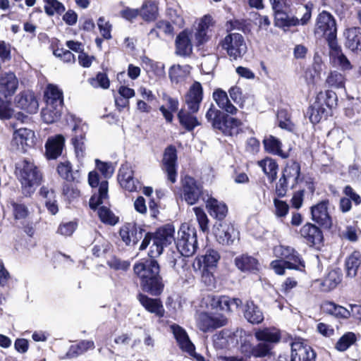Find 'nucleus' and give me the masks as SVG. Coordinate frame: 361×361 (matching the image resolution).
I'll use <instances>...</instances> for the list:
<instances>
[{
  "label": "nucleus",
  "mask_w": 361,
  "mask_h": 361,
  "mask_svg": "<svg viewBox=\"0 0 361 361\" xmlns=\"http://www.w3.org/2000/svg\"><path fill=\"white\" fill-rule=\"evenodd\" d=\"M90 83L94 87H99L103 89H108L110 85L107 75L103 73H99L96 78L90 79Z\"/></svg>",
  "instance_id": "63"
},
{
  "label": "nucleus",
  "mask_w": 361,
  "mask_h": 361,
  "mask_svg": "<svg viewBox=\"0 0 361 361\" xmlns=\"http://www.w3.org/2000/svg\"><path fill=\"white\" fill-rule=\"evenodd\" d=\"M271 349L272 345L271 344L262 341V343H259L257 345L253 346L252 351V356L256 357H265L269 354Z\"/></svg>",
  "instance_id": "62"
},
{
  "label": "nucleus",
  "mask_w": 361,
  "mask_h": 361,
  "mask_svg": "<svg viewBox=\"0 0 361 361\" xmlns=\"http://www.w3.org/2000/svg\"><path fill=\"white\" fill-rule=\"evenodd\" d=\"M345 76L338 71H331L326 78V84L333 89H343L345 84Z\"/></svg>",
  "instance_id": "47"
},
{
  "label": "nucleus",
  "mask_w": 361,
  "mask_h": 361,
  "mask_svg": "<svg viewBox=\"0 0 361 361\" xmlns=\"http://www.w3.org/2000/svg\"><path fill=\"white\" fill-rule=\"evenodd\" d=\"M270 266L275 273L279 275H283L285 274L286 269H296L299 271L302 270L298 264L290 261H283L282 259H276L272 261Z\"/></svg>",
  "instance_id": "52"
},
{
  "label": "nucleus",
  "mask_w": 361,
  "mask_h": 361,
  "mask_svg": "<svg viewBox=\"0 0 361 361\" xmlns=\"http://www.w3.org/2000/svg\"><path fill=\"white\" fill-rule=\"evenodd\" d=\"M241 304L242 302L238 298L207 295L202 299L200 306L208 311L219 310L230 312L237 310Z\"/></svg>",
  "instance_id": "8"
},
{
  "label": "nucleus",
  "mask_w": 361,
  "mask_h": 361,
  "mask_svg": "<svg viewBox=\"0 0 361 361\" xmlns=\"http://www.w3.org/2000/svg\"><path fill=\"white\" fill-rule=\"evenodd\" d=\"M65 137L62 135H56L48 138L46 145V154L48 159H54L59 157L65 145Z\"/></svg>",
  "instance_id": "27"
},
{
  "label": "nucleus",
  "mask_w": 361,
  "mask_h": 361,
  "mask_svg": "<svg viewBox=\"0 0 361 361\" xmlns=\"http://www.w3.org/2000/svg\"><path fill=\"white\" fill-rule=\"evenodd\" d=\"M300 166L296 162L288 164L285 167L282 178L294 187L298 183V180L300 176Z\"/></svg>",
  "instance_id": "45"
},
{
  "label": "nucleus",
  "mask_w": 361,
  "mask_h": 361,
  "mask_svg": "<svg viewBox=\"0 0 361 361\" xmlns=\"http://www.w3.org/2000/svg\"><path fill=\"white\" fill-rule=\"evenodd\" d=\"M213 269H202L200 271L201 274V281L209 288L212 289L216 288V281L214 277Z\"/></svg>",
  "instance_id": "61"
},
{
  "label": "nucleus",
  "mask_w": 361,
  "mask_h": 361,
  "mask_svg": "<svg viewBox=\"0 0 361 361\" xmlns=\"http://www.w3.org/2000/svg\"><path fill=\"white\" fill-rule=\"evenodd\" d=\"M341 281V276L337 271H329L322 283L324 290L329 291L335 288Z\"/></svg>",
  "instance_id": "56"
},
{
  "label": "nucleus",
  "mask_w": 361,
  "mask_h": 361,
  "mask_svg": "<svg viewBox=\"0 0 361 361\" xmlns=\"http://www.w3.org/2000/svg\"><path fill=\"white\" fill-rule=\"evenodd\" d=\"M164 100L166 102V106H161L159 109L164 117L168 122H171L173 118V112L178 109V100L169 96H164Z\"/></svg>",
  "instance_id": "46"
},
{
  "label": "nucleus",
  "mask_w": 361,
  "mask_h": 361,
  "mask_svg": "<svg viewBox=\"0 0 361 361\" xmlns=\"http://www.w3.org/2000/svg\"><path fill=\"white\" fill-rule=\"evenodd\" d=\"M206 209L209 215L219 221L223 220L228 214L227 205L221 201L209 197L205 201Z\"/></svg>",
  "instance_id": "28"
},
{
  "label": "nucleus",
  "mask_w": 361,
  "mask_h": 361,
  "mask_svg": "<svg viewBox=\"0 0 361 361\" xmlns=\"http://www.w3.org/2000/svg\"><path fill=\"white\" fill-rule=\"evenodd\" d=\"M255 336L259 341H263L272 345L279 342L281 334L279 330L274 327L258 329L255 332Z\"/></svg>",
  "instance_id": "33"
},
{
  "label": "nucleus",
  "mask_w": 361,
  "mask_h": 361,
  "mask_svg": "<svg viewBox=\"0 0 361 361\" xmlns=\"http://www.w3.org/2000/svg\"><path fill=\"white\" fill-rule=\"evenodd\" d=\"M219 259L220 255L218 252L209 249L206 251L204 255L195 258L192 264V267L195 271H200L202 269H214Z\"/></svg>",
  "instance_id": "16"
},
{
  "label": "nucleus",
  "mask_w": 361,
  "mask_h": 361,
  "mask_svg": "<svg viewBox=\"0 0 361 361\" xmlns=\"http://www.w3.org/2000/svg\"><path fill=\"white\" fill-rule=\"evenodd\" d=\"M276 257L280 258L283 261H290L300 266V268L305 267L304 262L302 260L300 255L293 247L282 245H276L273 250Z\"/></svg>",
  "instance_id": "23"
},
{
  "label": "nucleus",
  "mask_w": 361,
  "mask_h": 361,
  "mask_svg": "<svg viewBox=\"0 0 361 361\" xmlns=\"http://www.w3.org/2000/svg\"><path fill=\"white\" fill-rule=\"evenodd\" d=\"M98 215L100 220L105 224L114 225L118 221V219L114 213L109 208L104 206L99 207Z\"/></svg>",
  "instance_id": "58"
},
{
  "label": "nucleus",
  "mask_w": 361,
  "mask_h": 361,
  "mask_svg": "<svg viewBox=\"0 0 361 361\" xmlns=\"http://www.w3.org/2000/svg\"><path fill=\"white\" fill-rule=\"evenodd\" d=\"M174 227L172 225L167 224L159 228L153 236L150 233H147L140 245V250L146 249L151 240L154 239L157 245V250H154L155 255H161L164 247L174 241Z\"/></svg>",
  "instance_id": "7"
},
{
  "label": "nucleus",
  "mask_w": 361,
  "mask_h": 361,
  "mask_svg": "<svg viewBox=\"0 0 361 361\" xmlns=\"http://www.w3.org/2000/svg\"><path fill=\"white\" fill-rule=\"evenodd\" d=\"M330 48L329 56L331 63L334 66L339 67L342 71L351 70L353 66L344 55L340 46L336 41H331L329 44Z\"/></svg>",
  "instance_id": "18"
},
{
  "label": "nucleus",
  "mask_w": 361,
  "mask_h": 361,
  "mask_svg": "<svg viewBox=\"0 0 361 361\" xmlns=\"http://www.w3.org/2000/svg\"><path fill=\"white\" fill-rule=\"evenodd\" d=\"M212 25L213 20L210 16L206 15L200 20L195 34V39L198 45L202 44L209 40L211 36L210 27Z\"/></svg>",
  "instance_id": "30"
},
{
  "label": "nucleus",
  "mask_w": 361,
  "mask_h": 361,
  "mask_svg": "<svg viewBox=\"0 0 361 361\" xmlns=\"http://www.w3.org/2000/svg\"><path fill=\"white\" fill-rule=\"evenodd\" d=\"M312 16V8L307 4H300L295 10V16H289L286 11L276 16L275 25L284 30L292 26L304 25L308 23Z\"/></svg>",
  "instance_id": "5"
},
{
  "label": "nucleus",
  "mask_w": 361,
  "mask_h": 361,
  "mask_svg": "<svg viewBox=\"0 0 361 361\" xmlns=\"http://www.w3.org/2000/svg\"><path fill=\"white\" fill-rule=\"evenodd\" d=\"M206 118L214 128L219 130L226 135H234L239 133L242 122L235 118L224 114L212 106L206 113Z\"/></svg>",
  "instance_id": "2"
},
{
  "label": "nucleus",
  "mask_w": 361,
  "mask_h": 361,
  "mask_svg": "<svg viewBox=\"0 0 361 361\" xmlns=\"http://www.w3.org/2000/svg\"><path fill=\"white\" fill-rule=\"evenodd\" d=\"M323 310L338 319H348L350 317V310L331 302H326L322 305Z\"/></svg>",
  "instance_id": "43"
},
{
  "label": "nucleus",
  "mask_w": 361,
  "mask_h": 361,
  "mask_svg": "<svg viewBox=\"0 0 361 361\" xmlns=\"http://www.w3.org/2000/svg\"><path fill=\"white\" fill-rule=\"evenodd\" d=\"M213 99L218 106L224 110L226 113L235 115L238 112V109L231 104L227 93L221 90L217 89L213 92Z\"/></svg>",
  "instance_id": "32"
},
{
  "label": "nucleus",
  "mask_w": 361,
  "mask_h": 361,
  "mask_svg": "<svg viewBox=\"0 0 361 361\" xmlns=\"http://www.w3.org/2000/svg\"><path fill=\"white\" fill-rule=\"evenodd\" d=\"M190 66L179 64L172 66L169 69V78L172 82L178 83L183 81L190 73Z\"/></svg>",
  "instance_id": "42"
},
{
  "label": "nucleus",
  "mask_w": 361,
  "mask_h": 361,
  "mask_svg": "<svg viewBox=\"0 0 361 361\" xmlns=\"http://www.w3.org/2000/svg\"><path fill=\"white\" fill-rule=\"evenodd\" d=\"M232 332L228 329H224L213 336V342L215 348L218 349H224L234 346L238 343V336L236 333Z\"/></svg>",
  "instance_id": "26"
},
{
  "label": "nucleus",
  "mask_w": 361,
  "mask_h": 361,
  "mask_svg": "<svg viewBox=\"0 0 361 361\" xmlns=\"http://www.w3.org/2000/svg\"><path fill=\"white\" fill-rule=\"evenodd\" d=\"M274 204L275 208L274 214L277 217L283 218L286 216L289 211V206L286 202L274 198Z\"/></svg>",
  "instance_id": "64"
},
{
  "label": "nucleus",
  "mask_w": 361,
  "mask_h": 361,
  "mask_svg": "<svg viewBox=\"0 0 361 361\" xmlns=\"http://www.w3.org/2000/svg\"><path fill=\"white\" fill-rule=\"evenodd\" d=\"M301 236L306 239L307 243L316 245L320 243L323 239L322 233L318 227L312 224H306L300 230Z\"/></svg>",
  "instance_id": "35"
},
{
  "label": "nucleus",
  "mask_w": 361,
  "mask_h": 361,
  "mask_svg": "<svg viewBox=\"0 0 361 361\" xmlns=\"http://www.w3.org/2000/svg\"><path fill=\"white\" fill-rule=\"evenodd\" d=\"M192 114V112H188L183 109H181L178 114V118L180 126L188 131L192 130L200 125L197 118Z\"/></svg>",
  "instance_id": "44"
},
{
  "label": "nucleus",
  "mask_w": 361,
  "mask_h": 361,
  "mask_svg": "<svg viewBox=\"0 0 361 361\" xmlns=\"http://www.w3.org/2000/svg\"><path fill=\"white\" fill-rule=\"evenodd\" d=\"M214 232L216 240L222 245H232L238 239V232L233 225L228 223H219Z\"/></svg>",
  "instance_id": "15"
},
{
  "label": "nucleus",
  "mask_w": 361,
  "mask_h": 361,
  "mask_svg": "<svg viewBox=\"0 0 361 361\" xmlns=\"http://www.w3.org/2000/svg\"><path fill=\"white\" fill-rule=\"evenodd\" d=\"M176 149L173 147H167L163 158L164 169L167 173L168 179L173 183L176 180Z\"/></svg>",
  "instance_id": "21"
},
{
  "label": "nucleus",
  "mask_w": 361,
  "mask_h": 361,
  "mask_svg": "<svg viewBox=\"0 0 361 361\" xmlns=\"http://www.w3.org/2000/svg\"><path fill=\"white\" fill-rule=\"evenodd\" d=\"M87 128V126L85 125V123H82L81 121H77L73 128V131L75 133V135L73 137V143L75 146L77 153H78L79 151L81 152H83V139L85 137V133Z\"/></svg>",
  "instance_id": "41"
},
{
  "label": "nucleus",
  "mask_w": 361,
  "mask_h": 361,
  "mask_svg": "<svg viewBox=\"0 0 361 361\" xmlns=\"http://www.w3.org/2000/svg\"><path fill=\"white\" fill-rule=\"evenodd\" d=\"M197 327L203 332L226 325L227 319L223 315L212 316L206 312L197 314L196 317Z\"/></svg>",
  "instance_id": "13"
},
{
  "label": "nucleus",
  "mask_w": 361,
  "mask_h": 361,
  "mask_svg": "<svg viewBox=\"0 0 361 361\" xmlns=\"http://www.w3.org/2000/svg\"><path fill=\"white\" fill-rule=\"evenodd\" d=\"M134 273L140 279V286L144 291L152 295H158L163 289L161 278L159 276V266L153 259L136 263L133 267Z\"/></svg>",
  "instance_id": "1"
},
{
  "label": "nucleus",
  "mask_w": 361,
  "mask_h": 361,
  "mask_svg": "<svg viewBox=\"0 0 361 361\" xmlns=\"http://www.w3.org/2000/svg\"><path fill=\"white\" fill-rule=\"evenodd\" d=\"M357 341V336L353 332H347L344 334L336 343V349L343 352L348 350Z\"/></svg>",
  "instance_id": "54"
},
{
  "label": "nucleus",
  "mask_w": 361,
  "mask_h": 361,
  "mask_svg": "<svg viewBox=\"0 0 361 361\" xmlns=\"http://www.w3.org/2000/svg\"><path fill=\"white\" fill-rule=\"evenodd\" d=\"M77 228L78 224L76 221L62 222L57 228V233L65 237H68L73 235Z\"/></svg>",
  "instance_id": "59"
},
{
  "label": "nucleus",
  "mask_w": 361,
  "mask_h": 361,
  "mask_svg": "<svg viewBox=\"0 0 361 361\" xmlns=\"http://www.w3.org/2000/svg\"><path fill=\"white\" fill-rule=\"evenodd\" d=\"M176 247L183 256L186 257L192 256L197 248L195 228L189 227L187 224H182L178 232Z\"/></svg>",
  "instance_id": "6"
},
{
  "label": "nucleus",
  "mask_w": 361,
  "mask_h": 361,
  "mask_svg": "<svg viewBox=\"0 0 361 361\" xmlns=\"http://www.w3.org/2000/svg\"><path fill=\"white\" fill-rule=\"evenodd\" d=\"M120 235L127 245H135L142 238L143 233L142 228L128 223L121 228Z\"/></svg>",
  "instance_id": "24"
},
{
  "label": "nucleus",
  "mask_w": 361,
  "mask_h": 361,
  "mask_svg": "<svg viewBox=\"0 0 361 361\" xmlns=\"http://www.w3.org/2000/svg\"><path fill=\"white\" fill-rule=\"evenodd\" d=\"M345 45L353 51L361 50V28L352 27L346 30Z\"/></svg>",
  "instance_id": "36"
},
{
  "label": "nucleus",
  "mask_w": 361,
  "mask_h": 361,
  "mask_svg": "<svg viewBox=\"0 0 361 361\" xmlns=\"http://www.w3.org/2000/svg\"><path fill=\"white\" fill-rule=\"evenodd\" d=\"M337 104L336 94L331 90L319 92L314 102L308 111L309 118L312 123H319L326 115V107L331 109Z\"/></svg>",
  "instance_id": "4"
},
{
  "label": "nucleus",
  "mask_w": 361,
  "mask_h": 361,
  "mask_svg": "<svg viewBox=\"0 0 361 361\" xmlns=\"http://www.w3.org/2000/svg\"><path fill=\"white\" fill-rule=\"evenodd\" d=\"M18 86V80L11 71L0 74V93L5 97L13 95Z\"/></svg>",
  "instance_id": "25"
},
{
  "label": "nucleus",
  "mask_w": 361,
  "mask_h": 361,
  "mask_svg": "<svg viewBox=\"0 0 361 361\" xmlns=\"http://www.w3.org/2000/svg\"><path fill=\"white\" fill-rule=\"evenodd\" d=\"M62 107L47 105L42 111V118L47 123L57 121L61 115Z\"/></svg>",
  "instance_id": "50"
},
{
  "label": "nucleus",
  "mask_w": 361,
  "mask_h": 361,
  "mask_svg": "<svg viewBox=\"0 0 361 361\" xmlns=\"http://www.w3.org/2000/svg\"><path fill=\"white\" fill-rule=\"evenodd\" d=\"M244 316L252 324H259L264 320V314L261 310L253 302H247L245 305Z\"/></svg>",
  "instance_id": "40"
},
{
  "label": "nucleus",
  "mask_w": 361,
  "mask_h": 361,
  "mask_svg": "<svg viewBox=\"0 0 361 361\" xmlns=\"http://www.w3.org/2000/svg\"><path fill=\"white\" fill-rule=\"evenodd\" d=\"M221 47L231 60L241 59L247 49L243 36L237 32L228 34L222 40Z\"/></svg>",
  "instance_id": "9"
},
{
  "label": "nucleus",
  "mask_w": 361,
  "mask_h": 361,
  "mask_svg": "<svg viewBox=\"0 0 361 361\" xmlns=\"http://www.w3.org/2000/svg\"><path fill=\"white\" fill-rule=\"evenodd\" d=\"M16 173L27 194L34 192L41 179V175L37 167L29 159H24L17 163Z\"/></svg>",
  "instance_id": "3"
},
{
  "label": "nucleus",
  "mask_w": 361,
  "mask_h": 361,
  "mask_svg": "<svg viewBox=\"0 0 361 361\" xmlns=\"http://www.w3.org/2000/svg\"><path fill=\"white\" fill-rule=\"evenodd\" d=\"M336 24L334 18L328 12L322 11L317 18L315 32L317 35L325 36L329 44L331 41H336Z\"/></svg>",
  "instance_id": "10"
},
{
  "label": "nucleus",
  "mask_w": 361,
  "mask_h": 361,
  "mask_svg": "<svg viewBox=\"0 0 361 361\" xmlns=\"http://www.w3.org/2000/svg\"><path fill=\"white\" fill-rule=\"evenodd\" d=\"M316 353L305 342L300 339L291 343L290 361H315Z\"/></svg>",
  "instance_id": "12"
},
{
  "label": "nucleus",
  "mask_w": 361,
  "mask_h": 361,
  "mask_svg": "<svg viewBox=\"0 0 361 361\" xmlns=\"http://www.w3.org/2000/svg\"><path fill=\"white\" fill-rule=\"evenodd\" d=\"M108 199V183L102 181L99 184V194L93 195L90 200V207L94 209Z\"/></svg>",
  "instance_id": "49"
},
{
  "label": "nucleus",
  "mask_w": 361,
  "mask_h": 361,
  "mask_svg": "<svg viewBox=\"0 0 361 361\" xmlns=\"http://www.w3.org/2000/svg\"><path fill=\"white\" fill-rule=\"evenodd\" d=\"M44 97L47 105L62 107L63 92L57 86L49 85L44 92Z\"/></svg>",
  "instance_id": "37"
},
{
  "label": "nucleus",
  "mask_w": 361,
  "mask_h": 361,
  "mask_svg": "<svg viewBox=\"0 0 361 361\" xmlns=\"http://www.w3.org/2000/svg\"><path fill=\"white\" fill-rule=\"evenodd\" d=\"M329 201L324 200L312 207L311 213L313 221L325 228H330L332 221L329 214L327 206Z\"/></svg>",
  "instance_id": "19"
},
{
  "label": "nucleus",
  "mask_w": 361,
  "mask_h": 361,
  "mask_svg": "<svg viewBox=\"0 0 361 361\" xmlns=\"http://www.w3.org/2000/svg\"><path fill=\"white\" fill-rule=\"evenodd\" d=\"M140 16L145 21H153L158 16V3L155 0H145L140 10Z\"/></svg>",
  "instance_id": "38"
},
{
  "label": "nucleus",
  "mask_w": 361,
  "mask_h": 361,
  "mask_svg": "<svg viewBox=\"0 0 361 361\" xmlns=\"http://www.w3.org/2000/svg\"><path fill=\"white\" fill-rule=\"evenodd\" d=\"M137 299L147 311L154 314L157 317H164L165 310L159 299L150 298L142 293L137 295Z\"/></svg>",
  "instance_id": "29"
},
{
  "label": "nucleus",
  "mask_w": 361,
  "mask_h": 361,
  "mask_svg": "<svg viewBox=\"0 0 361 361\" xmlns=\"http://www.w3.org/2000/svg\"><path fill=\"white\" fill-rule=\"evenodd\" d=\"M35 140L36 137L33 130L21 128L13 132L11 147L12 150L25 152L27 148L35 145Z\"/></svg>",
  "instance_id": "11"
},
{
  "label": "nucleus",
  "mask_w": 361,
  "mask_h": 361,
  "mask_svg": "<svg viewBox=\"0 0 361 361\" xmlns=\"http://www.w3.org/2000/svg\"><path fill=\"white\" fill-rule=\"evenodd\" d=\"M190 32L188 30L181 32L176 37V54L180 56H188L192 53V47L190 41Z\"/></svg>",
  "instance_id": "34"
},
{
  "label": "nucleus",
  "mask_w": 361,
  "mask_h": 361,
  "mask_svg": "<svg viewBox=\"0 0 361 361\" xmlns=\"http://www.w3.org/2000/svg\"><path fill=\"white\" fill-rule=\"evenodd\" d=\"M192 210L196 216L200 228L202 231H207L209 228V219L204 211L200 207H193Z\"/></svg>",
  "instance_id": "60"
},
{
  "label": "nucleus",
  "mask_w": 361,
  "mask_h": 361,
  "mask_svg": "<svg viewBox=\"0 0 361 361\" xmlns=\"http://www.w3.org/2000/svg\"><path fill=\"white\" fill-rule=\"evenodd\" d=\"M170 329L182 350L192 355L195 353V345L190 341L185 330L176 324L171 325Z\"/></svg>",
  "instance_id": "22"
},
{
  "label": "nucleus",
  "mask_w": 361,
  "mask_h": 361,
  "mask_svg": "<svg viewBox=\"0 0 361 361\" xmlns=\"http://www.w3.org/2000/svg\"><path fill=\"white\" fill-rule=\"evenodd\" d=\"M258 165L262 168L271 182H273L276 178L278 165L274 159L269 157L265 158L258 161Z\"/></svg>",
  "instance_id": "48"
},
{
  "label": "nucleus",
  "mask_w": 361,
  "mask_h": 361,
  "mask_svg": "<svg viewBox=\"0 0 361 361\" xmlns=\"http://www.w3.org/2000/svg\"><path fill=\"white\" fill-rule=\"evenodd\" d=\"M44 11L48 16L61 14L65 11V6L58 0H44Z\"/></svg>",
  "instance_id": "57"
},
{
  "label": "nucleus",
  "mask_w": 361,
  "mask_h": 361,
  "mask_svg": "<svg viewBox=\"0 0 361 361\" xmlns=\"http://www.w3.org/2000/svg\"><path fill=\"white\" fill-rule=\"evenodd\" d=\"M94 348V342L92 341H82L75 345H72L67 353V357H73L82 354L90 349Z\"/></svg>",
  "instance_id": "55"
},
{
  "label": "nucleus",
  "mask_w": 361,
  "mask_h": 361,
  "mask_svg": "<svg viewBox=\"0 0 361 361\" xmlns=\"http://www.w3.org/2000/svg\"><path fill=\"white\" fill-rule=\"evenodd\" d=\"M203 90L199 82H195L190 87L185 97V102L192 113L199 111L202 101Z\"/></svg>",
  "instance_id": "17"
},
{
  "label": "nucleus",
  "mask_w": 361,
  "mask_h": 361,
  "mask_svg": "<svg viewBox=\"0 0 361 361\" xmlns=\"http://www.w3.org/2000/svg\"><path fill=\"white\" fill-rule=\"evenodd\" d=\"M236 267L243 272H254L259 269V263L255 257L241 255L234 259Z\"/></svg>",
  "instance_id": "31"
},
{
  "label": "nucleus",
  "mask_w": 361,
  "mask_h": 361,
  "mask_svg": "<svg viewBox=\"0 0 361 361\" xmlns=\"http://www.w3.org/2000/svg\"><path fill=\"white\" fill-rule=\"evenodd\" d=\"M144 63L145 64V68L149 77L151 76V74H152L157 78H161L165 75V67L163 63L155 62L149 59H146L144 61Z\"/></svg>",
  "instance_id": "53"
},
{
  "label": "nucleus",
  "mask_w": 361,
  "mask_h": 361,
  "mask_svg": "<svg viewBox=\"0 0 361 361\" xmlns=\"http://www.w3.org/2000/svg\"><path fill=\"white\" fill-rule=\"evenodd\" d=\"M16 106L25 110L29 114L37 112L39 104L33 92L30 91L23 92L16 97Z\"/></svg>",
  "instance_id": "20"
},
{
  "label": "nucleus",
  "mask_w": 361,
  "mask_h": 361,
  "mask_svg": "<svg viewBox=\"0 0 361 361\" xmlns=\"http://www.w3.org/2000/svg\"><path fill=\"white\" fill-rule=\"evenodd\" d=\"M361 264V254L358 251H354L346 259L345 266L347 274L350 277H354L357 274L358 267Z\"/></svg>",
  "instance_id": "51"
},
{
  "label": "nucleus",
  "mask_w": 361,
  "mask_h": 361,
  "mask_svg": "<svg viewBox=\"0 0 361 361\" xmlns=\"http://www.w3.org/2000/svg\"><path fill=\"white\" fill-rule=\"evenodd\" d=\"M264 147L266 152L270 154L286 158L288 155L281 149V142L273 135L266 136L263 140Z\"/></svg>",
  "instance_id": "39"
},
{
  "label": "nucleus",
  "mask_w": 361,
  "mask_h": 361,
  "mask_svg": "<svg viewBox=\"0 0 361 361\" xmlns=\"http://www.w3.org/2000/svg\"><path fill=\"white\" fill-rule=\"evenodd\" d=\"M202 193V186L192 177L183 180V198L189 204H195Z\"/></svg>",
  "instance_id": "14"
}]
</instances>
